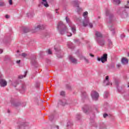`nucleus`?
Returning a JSON list of instances; mask_svg holds the SVG:
<instances>
[{
  "mask_svg": "<svg viewBox=\"0 0 129 129\" xmlns=\"http://www.w3.org/2000/svg\"><path fill=\"white\" fill-rule=\"evenodd\" d=\"M106 17H109L108 21L109 29L111 31L113 35H114V27H113L114 18L113 17V14L110 12L109 9H106Z\"/></svg>",
  "mask_w": 129,
  "mask_h": 129,
  "instance_id": "f257e3e1",
  "label": "nucleus"
},
{
  "mask_svg": "<svg viewBox=\"0 0 129 129\" xmlns=\"http://www.w3.org/2000/svg\"><path fill=\"white\" fill-rule=\"evenodd\" d=\"M57 28V30H59L61 35H64L65 33H68V28H67V26L65 25L62 21L58 23Z\"/></svg>",
  "mask_w": 129,
  "mask_h": 129,
  "instance_id": "f03ea898",
  "label": "nucleus"
},
{
  "mask_svg": "<svg viewBox=\"0 0 129 129\" xmlns=\"http://www.w3.org/2000/svg\"><path fill=\"white\" fill-rule=\"evenodd\" d=\"M54 50L57 58H63V56H64V52L61 50L60 46L56 47V46H55Z\"/></svg>",
  "mask_w": 129,
  "mask_h": 129,
  "instance_id": "7ed1b4c3",
  "label": "nucleus"
},
{
  "mask_svg": "<svg viewBox=\"0 0 129 129\" xmlns=\"http://www.w3.org/2000/svg\"><path fill=\"white\" fill-rule=\"evenodd\" d=\"M120 83V80L118 79H115L114 80V84L115 85H116L117 87L118 92L123 93L124 87H119L118 85H119Z\"/></svg>",
  "mask_w": 129,
  "mask_h": 129,
  "instance_id": "20e7f679",
  "label": "nucleus"
},
{
  "mask_svg": "<svg viewBox=\"0 0 129 129\" xmlns=\"http://www.w3.org/2000/svg\"><path fill=\"white\" fill-rule=\"evenodd\" d=\"M97 60L99 62H100V61H101V62H102V63H105V62L107 61V53H104L101 57L97 56Z\"/></svg>",
  "mask_w": 129,
  "mask_h": 129,
  "instance_id": "39448f33",
  "label": "nucleus"
},
{
  "mask_svg": "<svg viewBox=\"0 0 129 129\" xmlns=\"http://www.w3.org/2000/svg\"><path fill=\"white\" fill-rule=\"evenodd\" d=\"M91 95L93 100H95L96 101L98 100V98H99V94L98 93V92L95 91H92L91 93Z\"/></svg>",
  "mask_w": 129,
  "mask_h": 129,
  "instance_id": "423d86ee",
  "label": "nucleus"
},
{
  "mask_svg": "<svg viewBox=\"0 0 129 129\" xmlns=\"http://www.w3.org/2000/svg\"><path fill=\"white\" fill-rule=\"evenodd\" d=\"M10 102L12 105H13L15 107H19V106H21V105H22V103L21 102L16 101L14 99H11Z\"/></svg>",
  "mask_w": 129,
  "mask_h": 129,
  "instance_id": "0eeeda50",
  "label": "nucleus"
},
{
  "mask_svg": "<svg viewBox=\"0 0 129 129\" xmlns=\"http://www.w3.org/2000/svg\"><path fill=\"white\" fill-rule=\"evenodd\" d=\"M88 25H89L90 28H93V24L89 23V20L88 19H85L83 21V26L84 27H87Z\"/></svg>",
  "mask_w": 129,
  "mask_h": 129,
  "instance_id": "6e6552de",
  "label": "nucleus"
},
{
  "mask_svg": "<svg viewBox=\"0 0 129 129\" xmlns=\"http://www.w3.org/2000/svg\"><path fill=\"white\" fill-rule=\"evenodd\" d=\"M29 125V123L27 122H21L19 123L17 128L19 129H25V126H28Z\"/></svg>",
  "mask_w": 129,
  "mask_h": 129,
  "instance_id": "1a4fd4ad",
  "label": "nucleus"
},
{
  "mask_svg": "<svg viewBox=\"0 0 129 129\" xmlns=\"http://www.w3.org/2000/svg\"><path fill=\"white\" fill-rule=\"evenodd\" d=\"M96 41H97L99 46H101V47H103V46L105 45V40H104V39L97 38V40Z\"/></svg>",
  "mask_w": 129,
  "mask_h": 129,
  "instance_id": "9d476101",
  "label": "nucleus"
},
{
  "mask_svg": "<svg viewBox=\"0 0 129 129\" xmlns=\"http://www.w3.org/2000/svg\"><path fill=\"white\" fill-rule=\"evenodd\" d=\"M31 64L35 66V67H37L38 62H37V60H36V56H33L31 58Z\"/></svg>",
  "mask_w": 129,
  "mask_h": 129,
  "instance_id": "9b49d317",
  "label": "nucleus"
},
{
  "mask_svg": "<svg viewBox=\"0 0 129 129\" xmlns=\"http://www.w3.org/2000/svg\"><path fill=\"white\" fill-rule=\"evenodd\" d=\"M69 59L72 63H73V64H77V59H76L75 57L73 56L72 55L69 56Z\"/></svg>",
  "mask_w": 129,
  "mask_h": 129,
  "instance_id": "f8f14e48",
  "label": "nucleus"
},
{
  "mask_svg": "<svg viewBox=\"0 0 129 129\" xmlns=\"http://www.w3.org/2000/svg\"><path fill=\"white\" fill-rule=\"evenodd\" d=\"M8 83L4 79H0V86L1 87H5L7 86Z\"/></svg>",
  "mask_w": 129,
  "mask_h": 129,
  "instance_id": "ddd939ff",
  "label": "nucleus"
},
{
  "mask_svg": "<svg viewBox=\"0 0 129 129\" xmlns=\"http://www.w3.org/2000/svg\"><path fill=\"white\" fill-rule=\"evenodd\" d=\"M95 36L96 37V41L97 40V38L99 39V38H102L103 37L102 34H101V33H100L99 31H96Z\"/></svg>",
  "mask_w": 129,
  "mask_h": 129,
  "instance_id": "4468645a",
  "label": "nucleus"
},
{
  "mask_svg": "<svg viewBox=\"0 0 129 129\" xmlns=\"http://www.w3.org/2000/svg\"><path fill=\"white\" fill-rule=\"evenodd\" d=\"M89 106L86 105L82 108V110L85 113H86V114H87V113H88V111H89Z\"/></svg>",
  "mask_w": 129,
  "mask_h": 129,
  "instance_id": "2eb2a0df",
  "label": "nucleus"
},
{
  "mask_svg": "<svg viewBox=\"0 0 129 129\" xmlns=\"http://www.w3.org/2000/svg\"><path fill=\"white\" fill-rule=\"evenodd\" d=\"M90 124L92 126H95V127H97V125H96V123L94 122V119H90Z\"/></svg>",
  "mask_w": 129,
  "mask_h": 129,
  "instance_id": "dca6fc26",
  "label": "nucleus"
},
{
  "mask_svg": "<svg viewBox=\"0 0 129 129\" xmlns=\"http://www.w3.org/2000/svg\"><path fill=\"white\" fill-rule=\"evenodd\" d=\"M82 98L83 99H85V98H88V95L86 92L85 91H82Z\"/></svg>",
  "mask_w": 129,
  "mask_h": 129,
  "instance_id": "f3484780",
  "label": "nucleus"
},
{
  "mask_svg": "<svg viewBox=\"0 0 129 129\" xmlns=\"http://www.w3.org/2000/svg\"><path fill=\"white\" fill-rule=\"evenodd\" d=\"M70 27H71L73 33L74 34H76V26H75V25H74L72 24L71 25V26H70Z\"/></svg>",
  "mask_w": 129,
  "mask_h": 129,
  "instance_id": "a211bd4d",
  "label": "nucleus"
},
{
  "mask_svg": "<svg viewBox=\"0 0 129 129\" xmlns=\"http://www.w3.org/2000/svg\"><path fill=\"white\" fill-rule=\"evenodd\" d=\"M45 26L44 25H39L35 28V30H44Z\"/></svg>",
  "mask_w": 129,
  "mask_h": 129,
  "instance_id": "6ab92c4d",
  "label": "nucleus"
},
{
  "mask_svg": "<svg viewBox=\"0 0 129 129\" xmlns=\"http://www.w3.org/2000/svg\"><path fill=\"white\" fill-rule=\"evenodd\" d=\"M41 4L42 5H43L44 7L46 8H48L49 7V4H48V2H47V0H42Z\"/></svg>",
  "mask_w": 129,
  "mask_h": 129,
  "instance_id": "aec40b11",
  "label": "nucleus"
},
{
  "mask_svg": "<svg viewBox=\"0 0 129 129\" xmlns=\"http://www.w3.org/2000/svg\"><path fill=\"white\" fill-rule=\"evenodd\" d=\"M121 62L123 64H127L128 63V59L125 57H123L121 59Z\"/></svg>",
  "mask_w": 129,
  "mask_h": 129,
  "instance_id": "412c9836",
  "label": "nucleus"
},
{
  "mask_svg": "<svg viewBox=\"0 0 129 129\" xmlns=\"http://www.w3.org/2000/svg\"><path fill=\"white\" fill-rule=\"evenodd\" d=\"M27 74H28V71H26V72H25L24 75H20L18 76V78L19 79H23V78H24V77H26V76H27Z\"/></svg>",
  "mask_w": 129,
  "mask_h": 129,
  "instance_id": "4be33fe9",
  "label": "nucleus"
},
{
  "mask_svg": "<svg viewBox=\"0 0 129 129\" xmlns=\"http://www.w3.org/2000/svg\"><path fill=\"white\" fill-rule=\"evenodd\" d=\"M66 20L67 23L69 24V26H71V25H72V23L71 22V21H70V19H69V17H68V16H66Z\"/></svg>",
  "mask_w": 129,
  "mask_h": 129,
  "instance_id": "5701e85b",
  "label": "nucleus"
},
{
  "mask_svg": "<svg viewBox=\"0 0 129 129\" xmlns=\"http://www.w3.org/2000/svg\"><path fill=\"white\" fill-rule=\"evenodd\" d=\"M73 4L77 7V8H79V1H73Z\"/></svg>",
  "mask_w": 129,
  "mask_h": 129,
  "instance_id": "b1692460",
  "label": "nucleus"
},
{
  "mask_svg": "<svg viewBox=\"0 0 129 129\" xmlns=\"http://www.w3.org/2000/svg\"><path fill=\"white\" fill-rule=\"evenodd\" d=\"M108 46L110 48H112V41L110 39H108Z\"/></svg>",
  "mask_w": 129,
  "mask_h": 129,
  "instance_id": "393cba45",
  "label": "nucleus"
},
{
  "mask_svg": "<svg viewBox=\"0 0 129 129\" xmlns=\"http://www.w3.org/2000/svg\"><path fill=\"white\" fill-rule=\"evenodd\" d=\"M25 90H26V85L22 84L21 86V88L20 89V91H22L23 93V92H24Z\"/></svg>",
  "mask_w": 129,
  "mask_h": 129,
  "instance_id": "a878e982",
  "label": "nucleus"
},
{
  "mask_svg": "<svg viewBox=\"0 0 129 129\" xmlns=\"http://www.w3.org/2000/svg\"><path fill=\"white\" fill-rule=\"evenodd\" d=\"M109 79V77H108V76H107L105 78V80H106V81H107L108 83H107L106 84V86H108V85H112V83H109V82L108 81Z\"/></svg>",
  "mask_w": 129,
  "mask_h": 129,
  "instance_id": "bb28decb",
  "label": "nucleus"
},
{
  "mask_svg": "<svg viewBox=\"0 0 129 129\" xmlns=\"http://www.w3.org/2000/svg\"><path fill=\"white\" fill-rule=\"evenodd\" d=\"M120 3H121V1H120V0L113 1V4H114V5H120Z\"/></svg>",
  "mask_w": 129,
  "mask_h": 129,
  "instance_id": "cd10ccee",
  "label": "nucleus"
},
{
  "mask_svg": "<svg viewBox=\"0 0 129 129\" xmlns=\"http://www.w3.org/2000/svg\"><path fill=\"white\" fill-rule=\"evenodd\" d=\"M30 32V29L28 27L23 28V33H29Z\"/></svg>",
  "mask_w": 129,
  "mask_h": 129,
  "instance_id": "c85d7f7f",
  "label": "nucleus"
},
{
  "mask_svg": "<svg viewBox=\"0 0 129 129\" xmlns=\"http://www.w3.org/2000/svg\"><path fill=\"white\" fill-rule=\"evenodd\" d=\"M109 95V92H108V91H106L104 92V98H107Z\"/></svg>",
  "mask_w": 129,
  "mask_h": 129,
  "instance_id": "c756f323",
  "label": "nucleus"
},
{
  "mask_svg": "<svg viewBox=\"0 0 129 129\" xmlns=\"http://www.w3.org/2000/svg\"><path fill=\"white\" fill-rule=\"evenodd\" d=\"M72 125H73V123H72V122H71L70 121H68L67 122V126L68 127H70L71 126H72Z\"/></svg>",
  "mask_w": 129,
  "mask_h": 129,
  "instance_id": "7c9ffc66",
  "label": "nucleus"
},
{
  "mask_svg": "<svg viewBox=\"0 0 129 129\" xmlns=\"http://www.w3.org/2000/svg\"><path fill=\"white\" fill-rule=\"evenodd\" d=\"M77 120H79L81 118V115L80 114H77L76 116Z\"/></svg>",
  "mask_w": 129,
  "mask_h": 129,
  "instance_id": "2f4dec72",
  "label": "nucleus"
},
{
  "mask_svg": "<svg viewBox=\"0 0 129 129\" xmlns=\"http://www.w3.org/2000/svg\"><path fill=\"white\" fill-rule=\"evenodd\" d=\"M35 102L39 103V101H41V97L40 96H38L36 98H35Z\"/></svg>",
  "mask_w": 129,
  "mask_h": 129,
  "instance_id": "473e14b6",
  "label": "nucleus"
},
{
  "mask_svg": "<svg viewBox=\"0 0 129 129\" xmlns=\"http://www.w3.org/2000/svg\"><path fill=\"white\" fill-rule=\"evenodd\" d=\"M46 15L48 19H53V16L50 13H47Z\"/></svg>",
  "mask_w": 129,
  "mask_h": 129,
  "instance_id": "72a5a7b5",
  "label": "nucleus"
},
{
  "mask_svg": "<svg viewBox=\"0 0 129 129\" xmlns=\"http://www.w3.org/2000/svg\"><path fill=\"white\" fill-rule=\"evenodd\" d=\"M19 84V81H15L14 83H13L12 85L14 86V87H17V85Z\"/></svg>",
  "mask_w": 129,
  "mask_h": 129,
  "instance_id": "f704fd0d",
  "label": "nucleus"
},
{
  "mask_svg": "<svg viewBox=\"0 0 129 129\" xmlns=\"http://www.w3.org/2000/svg\"><path fill=\"white\" fill-rule=\"evenodd\" d=\"M122 18H126L127 17V13L126 12H123L122 14L121 15Z\"/></svg>",
  "mask_w": 129,
  "mask_h": 129,
  "instance_id": "c9c22d12",
  "label": "nucleus"
},
{
  "mask_svg": "<svg viewBox=\"0 0 129 129\" xmlns=\"http://www.w3.org/2000/svg\"><path fill=\"white\" fill-rule=\"evenodd\" d=\"M59 103L61 105H63V106L65 105V104H66V103L63 102V101H62L61 100H59Z\"/></svg>",
  "mask_w": 129,
  "mask_h": 129,
  "instance_id": "e433bc0d",
  "label": "nucleus"
},
{
  "mask_svg": "<svg viewBox=\"0 0 129 129\" xmlns=\"http://www.w3.org/2000/svg\"><path fill=\"white\" fill-rule=\"evenodd\" d=\"M66 87L69 90H71V86H70V85L67 84Z\"/></svg>",
  "mask_w": 129,
  "mask_h": 129,
  "instance_id": "4c0bfd02",
  "label": "nucleus"
},
{
  "mask_svg": "<svg viewBox=\"0 0 129 129\" xmlns=\"http://www.w3.org/2000/svg\"><path fill=\"white\" fill-rule=\"evenodd\" d=\"M60 96H65V92L63 91L60 92Z\"/></svg>",
  "mask_w": 129,
  "mask_h": 129,
  "instance_id": "58836bf2",
  "label": "nucleus"
},
{
  "mask_svg": "<svg viewBox=\"0 0 129 129\" xmlns=\"http://www.w3.org/2000/svg\"><path fill=\"white\" fill-rule=\"evenodd\" d=\"M49 119H50V120H51V121H52V120H53V119H54V115H51L49 116Z\"/></svg>",
  "mask_w": 129,
  "mask_h": 129,
  "instance_id": "ea45409f",
  "label": "nucleus"
},
{
  "mask_svg": "<svg viewBox=\"0 0 129 129\" xmlns=\"http://www.w3.org/2000/svg\"><path fill=\"white\" fill-rule=\"evenodd\" d=\"M35 86H36V88H39V87H40V83H39V82L36 83Z\"/></svg>",
  "mask_w": 129,
  "mask_h": 129,
  "instance_id": "a19ab883",
  "label": "nucleus"
},
{
  "mask_svg": "<svg viewBox=\"0 0 129 129\" xmlns=\"http://www.w3.org/2000/svg\"><path fill=\"white\" fill-rule=\"evenodd\" d=\"M26 104H27L26 103V102H22V103H21V106H22V107H24L26 106Z\"/></svg>",
  "mask_w": 129,
  "mask_h": 129,
  "instance_id": "79ce46f5",
  "label": "nucleus"
},
{
  "mask_svg": "<svg viewBox=\"0 0 129 129\" xmlns=\"http://www.w3.org/2000/svg\"><path fill=\"white\" fill-rule=\"evenodd\" d=\"M128 4L124 6L125 9H129V2L127 1Z\"/></svg>",
  "mask_w": 129,
  "mask_h": 129,
  "instance_id": "37998d69",
  "label": "nucleus"
},
{
  "mask_svg": "<svg viewBox=\"0 0 129 129\" xmlns=\"http://www.w3.org/2000/svg\"><path fill=\"white\" fill-rule=\"evenodd\" d=\"M75 43H77V44H80V41H79V39H75Z\"/></svg>",
  "mask_w": 129,
  "mask_h": 129,
  "instance_id": "c03bdc74",
  "label": "nucleus"
},
{
  "mask_svg": "<svg viewBox=\"0 0 129 129\" xmlns=\"http://www.w3.org/2000/svg\"><path fill=\"white\" fill-rule=\"evenodd\" d=\"M4 6H5V3H4L3 2H0V6L4 7Z\"/></svg>",
  "mask_w": 129,
  "mask_h": 129,
  "instance_id": "a18cd8bd",
  "label": "nucleus"
},
{
  "mask_svg": "<svg viewBox=\"0 0 129 129\" xmlns=\"http://www.w3.org/2000/svg\"><path fill=\"white\" fill-rule=\"evenodd\" d=\"M88 15V12H85L84 13H83V16L84 17H85L86 16H87Z\"/></svg>",
  "mask_w": 129,
  "mask_h": 129,
  "instance_id": "49530a36",
  "label": "nucleus"
},
{
  "mask_svg": "<svg viewBox=\"0 0 129 129\" xmlns=\"http://www.w3.org/2000/svg\"><path fill=\"white\" fill-rule=\"evenodd\" d=\"M9 5L12 6L13 5V0H9Z\"/></svg>",
  "mask_w": 129,
  "mask_h": 129,
  "instance_id": "de8ad7c7",
  "label": "nucleus"
},
{
  "mask_svg": "<svg viewBox=\"0 0 129 129\" xmlns=\"http://www.w3.org/2000/svg\"><path fill=\"white\" fill-rule=\"evenodd\" d=\"M106 116H108V114L107 113H105L103 114V117L104 118H105V117H106Z\"/></svg>",
  "mask_w": 129,
  "mask_h": 129,
  "instance_id": "09e8293b",
  "label": "nucleus"
},
{
  "mask_svg": "<svg viewBox=\"0 0 129 129\" xmlns=\"http://www.w3.org/2000/svg\"><path fill=\"white\" fill-rule=\"evenodd\" d=\"M48 54H49V55H51V54H52V51H51V50H48Z\"/></svg>",
  "mask_w": 129,
  "mask_h": 129,
  "instance_id": "8fccbe9b",
  "label": "nucleus"
},
{
  "mask_svg": "<svg viewBox=\"0 0 129 129\" xmlns=\"http://www.w3.org/2000/svg\"><path fill=\"white\" fill-rule=\"evenodd\" d=\"M84 60L86 63H89V60H88V59H87L86 58L84 57Z\"/></svg>",
  "mask_w": 129,
  "mask_h": 129,
  "instance_id": "3c124183",
  "label": "nucleus"
},
{
  "mask_svg": "<svg viewBox=\"0 0 129 129\" xmlns=\"http://www.w3.org/2000/svg\"><path fill=\"white\" fill-rule=\"evenodd\" d=\"M22 57H26L27 56V54H26L25 53H23L22 54Z\"/></svg>",
  "mask_w": 129,
  "mask_h": 129,
  "instance_id": "603ef678",
  "label": "nucleus"
},
{
  "mask_svg": "<svg viewBox=\"0 0 129 129\" xmlns=\"http://www.w3.org/2000/svg\"><path fill=\"white\" fill-rule=\"evenodd\" d=\"M116 67H117L118 68H120V67H121V65L120 63H119L116 65Z\"/></svg>",
  "mask_w": 129,
  "mask_h": 129,
  "instance_id": "864d4df0",
  "label": "nucleus"
},
{
  "mask_svg": "<svg viewBox=\"0 0 129 129\" xmlns=\"http://www.w3.org/2000/svg\"><path fill=\"white\" fill-rule=\"evenodd\" d=\"M5 17L6 19H9L10 18V16H9L8 15H6L5 16Z\"/></svg>",
  "mask_w": 129,
  "mask_h": 129,
  "instance_id": "5fc2aeb1",
  "label": "nucleus"
},
{
  "mask_svg": "<svg viewBox=\"0 0 129 129\" xmlns=\"http://www.w3.org/2000/svg\"><path fill=\"white\" fill-rule=\"evenodd\" d=\"M124 37H125V35H124V34H122V35H121V38L122 39H123V38H124Z\"/></svg>",
  "mask_w": 129,
  "mask_h": 129,
  "instance_id": "6e6d98bb",
  "label": "nucleus"
},
{
  "mask_svg": "<svg viewBox=\"0 0 129 129\" xmlns=\"http://www.w3.org/2000/svg\"><path fill=\"white\" fill-rule=\"evenodd\" d=\"M59 10V9H55V13H56V14H57V15H59V13H58V12H57V11H58Z\"/></svg>",
  "mask_w": 129,
  "mask_h": 129,
  "instance_id": "4d7b16f0",
  "label": "nucleus"
},
{
  "mask_svg": "<svg viewBox=\"0 0 129 129\" xmlns=\"http://www.w3.org/2000/svg\"><path fill=\"white\" fill-rule=\"evenodd\" d=\"M17 64H20V63H21V60H17Z\"/></svg>",
  "mask_w": 129,
  "mask_h": 129,
  "instance_id": "13d9d810",
  "label": "nucleus"
},
{
  "mask_svg": "<svg viewBox=\"0 0 129 129\" xmlns=\"http://www.w3.org/2000/svg\"><path fill=\"white\" fill-rule=\"evenodd\" d=\"M90 56H91V57H94V55L91 54V53H90Z\"/></svg>",
  "mask_w": 129,
  "mask_h": 129,
  "instance_id": "bf43d9fd",
  "label": "nucleus"
},
{
  "mask_svg": "<svg viewBox=\"0 0 129 129\" xmlns=\"http://www.w3.org/2000/svg\"><path fill=\"white\" fill-rule=\"evenodd\" d=\"M3 49H0V54H2V53H3Z\"/></svg>",
  "mask_w": 129,
  "mask_h": 129,
  "instance_id": "052dcab7",
  "label": "nucleus"
},
{
  "mask_svg": "<svg viewBox=\"0 0 129 129\" xmlns=\"http://www.w3.org/2000/svg\"><path fill=\"white\" fill-rule=\"evenodd\" d=\"M27 17H28V18H30V13H27Z\"/></svg>",
  "mask_w": 129,
  "mask_h": 129,
  "instance_id": "680f3d73",
  "label": "nucleus"
},
{
  "mask_svg": "<svg viewBox=\"0 0 129 129\" xmlns=\"http://www.w3.org/2000/svg\"><path fill=\"white\" fill-rule=\"evenodd\" d=\"M2 77H3V75H2V74L0 72V78H2Z\"/></svg>",
  "mask_w": 129,
  "mask_h": 129,
  "instance_id": "e2e57ef3",
  "label": "nucleus"
},
{
  "mask_svg": "<svg viewBox=\"0 0 129 129\" xmlns=\"http://www.w3.org/2000/svg\"><path fill=\"white\" fill-rule=\"evenodd\" d=\"M56 128L59 129V126L56 125Z\"/></svg>",
  "mask_w": 129,
  "mask_h": 129,
  "instance_id": "0e129e2a",
  "label": "nucleus"
},
{
  "mask_svg": "<svg viewBox=\"0 0 129 129\" xmlns=\"http://www.w3.org/2000/svg\"><path fill=\"white\" fill-rule=\"evenodd\" d=\"M8 113H10V110H8Z\"/></svg>",
  "mask_w": 129,
  "mask_h": 129,
  "instance_id": "69168bd1",
  "label": "nucleus"
},
{
  "mask_svg": "<svg viewBox=\"0 0 129 129\" xmlns=\"http://www.w3.org/2000/svg\"><path fill=\"white\" fill-rule=\"evenodd\" d=\"M70 48H71V49H73L74 47L70 46Z\"/></svg>",
  "mask_w": 129,
  "mask_h": 129,
  "instance_id": "338daca9",
  "label": "nucleus"
},
{
  "mask_svg": "<svg viewBox=\"0 0 129 129\" xmlns=\"http://www.w3.org/2000/svg\"><path fill=\"white\" fill-rule=\"evenodd\" d=\"M128 57H129V52L128 53Z\"/></svg>",
  "mask_w": 129,
  "mask_h": 129,
  "instance_id": "774afa93",
  "label": "nucleus"
}]
</instances>
